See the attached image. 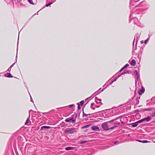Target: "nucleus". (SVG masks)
<instances>
[{
	"mask_svg": "<svg viewBox=\"0 0 155 155\" xmlns=\"http://www.w3.org/2000/svg\"><path fill=\"white\" fill-rule=\"evenodd\" d=\"M83 116L86 117L88 115L95 113L96 112L91 110V106L85 105L83 109ZM99 111H97L98 112Z\"/></svg>",
	"mask_w": 155,
	"mask_h": 155,
	"instance_id": "f257e3e1",
	"label": "nucleus"
},
{
	"mask_svg": "<svg viewBox=\"0 0 155 155\" xmlns=\"http://www.w3.org/2000/svg\"><path fill=\"white\" fill-rule=\"evenodd\" d=\"M114 120H111L107 122L101 124V127L102 128L105 130H110L113 129L116 126L110 128H109L108 124L111 122H113Z\"/></svg>",
	"mask_w": 155,
	"mask_h": 155,
	"instance_id": "f03ea898",
	"label": "nucleus"
},
{
	"mask_svg": "<svg viewBox=\"0 0 155 155\" xmlns=\"http://www.w3.org/2000/svg\"><path fill=\"white\" fill-rule=\"evenodd\" d=\"M75 128H68L64 131V133L67 134H72L76 132Z\"/></svg>",
	"mask_w": 155,
	"mask_h": 155,
	"instance_id": "7ed1b4c3",
	"label": "nucleus"
},
{
	"mask_svg": "<svg viewBox=\"0 0 155 155\" xmlns=\"http://www.w3.org/2000/svg\"><path fill=\"white\" fill-rule=\"evenodd\" d=\"M65 121L66 122H72V123H74L75 122L76 120H73L72 118H68L65 119Z\"/></svg>",
	"mask_w": 155,
	"mask_h": 155,
	"instance_id": "20e7f679",
	"label": "nucleus"
},
{
	"mask_svg": "<svg viewBox=\"0 0 155 155\" xmlns=\"http://www.w3.org/2000/svg\"><path fill=\"white\" fill-rule=\"evenodd\" d=\"M151 120V118L150 117H148L146 118H144L139 120L138 122H142L143 121L146 120L147 122H149Z\"/></svg>",
	"mask_w": 155,
	"mask_h": 155,
	"instance_id": "39448f33",
	"label": "nucleus"
},
{
	"mask_svg": "<svg viewBox=\"0 0 155 155\" xmlns=\"http://www.w3.org/2000/svg\"><path fill=\"white\" fill-rule=\"evenodd\" d=\"M91 129L94 131H99L100 129L98 127L96 126H93L91 127Z\"/></svg>",
	"mask_w": 155,
	"mask_h": 155,
	"instance_id": "423d86ee",
	"label": "nucleus"
},
{
	"mask_svg": "<svg viewBox=\"0 0 155 155\" xmlns=\"http://www.w3.org/2000/svg\"><path fill=\"white\" fill-rule=\"evenodd\" d=\"M145 91V89L142 86L141 88V89L138 92V94L140 95H142L143 93H144Z\"/></svg>",
	"mask_w": 155,
	"mask_h": 155,
	"instance_id": "0eeeda50",
	"label": "nucleus"
},
{
	"mask_svg": "<svg viewBox=\"0 0 155 155\" xmlns=\"http://www.w3.org/2000/svg\"><path fill=\"white\" fill-rule=\"evenodd\" d=\"M139 121V120L135 122V123H133L131 124V125L132 127H137L138 125V123H141V122H138Z\"/></svg>",
	"mask_w": 155,
	"mask_h": 155,
	"instance_id": "6e6552de",
	"label": "nucleus"
},
{
	"mask_svg": "<svg viewBox=\"0 0 155 155\" xmlns=\"http://www.w3.org/2000/svg\"><path fill=\"white\" fill-rule=\"evenodd\" d=\"M136 64V61L134 59L132 60L131 61V63H130V64L132 66H135Z\"/></svg>",
	"mask_w": 155,
	"mask_h": 155,
	"instance_id": "1a4fd4ad",
	"label": "nucleus"
},
{
	"mask_svg": "<svg viewBox=\"0 0 155 155\" xmlns=\"http://www.w3.org/2000/svg\"><path fill=\"white\" fill-rule=\"evenodd\" d=\"M51 128L50 127L48 126H44L41 127V130H43L44 129H49Z\"/></svg>",
	"mask_w": 155,
	"mask_h": 155,
	"instance_id": "9d476101",
	"label": "nucleus"
},
{
	"mask_svg": "<svg viewBox=\"0 0 155 155\" xmlns=\"http://www.w3.org/2000/svg\"><path fill=\"white\" fill-rule=\"evenodd\" d=\"M74 148L73 147H67L65 148V150H73Z\"/></svg>",
	"mask_w": 155,
	"mask_h": 155,
	"instance_id": "9b49d317",
	"label": "nucleus"
},
{
	"mask_svg": "<svg viewBox=\"0 0 155 155\" xmlns=\"http://www.w3.org/2000/svg\"><path fill=\"white\" fill-rule=\"evenodd\" d=\"M87 142V141H83L81 142L80 143V144H83V143H86Z\"/></svg>",
	"mask_w": 155,
	"mask_h": 155,
	"instance_id": "f8f14e48",
	"label": "nucleus"
},
{
	"mask_svg": "<svg viewBox=\"0 0 155 155\" xmlns=\"http://www.w3.org/2000/svg\"><path fill=\"white\" fill-rule=\"evenodd\" d=\"M28 2L31 4H34L32 0H28Z\"/></svg>",
	"mask_w": 155,
	"mask_h": 155,
	"instance_id": "ddd939ff",
	"label": "nucleus"
},
{
	"mask_svg": "<svg viewBox=\"0 0 155 155\" xmlns=\"http://www.w3.org/2000/svg\"><path fill=\"white\" fill-rule=\"evenodd\" d=\"M52 3H49L46 4V7H48L50 6L52 4Z\"/></svg>",
	"mask_w": 155,
	"mask_h": 155,
	"instance_id": "4468645a",
	"label": "nucleus"
},
{
	"mask_svg": "<svg viewBox=\"0 0 155 155\" xmlns=\"http://www.w3.org/2000/svg\"><path fill=\"white\" fill-rule=\"evenodd\" d=\"M152 110V109L151 108H147L145 109V110L146 111H150Z\"/></svg>",
	"mask_w": 155,
	"mask_h": 155,
	"instance_id": "2eb2a0df",
	"label": "nucleus"
},
{
	"mask_svg": "<svg viewBox=\"0 0 155 155\" xmlns=\"http://www.w3.org/2000/svg\"><path fill=\"white\" fill-rule=\"evenodd\" d=\"M84 103V101H81V102L80 103V105H81L82 106L83 104Z\"/></svg>",
	"mask_w": 155,
	"mask_h": 155,
	"instance_id": "dca6fc26",
	"label": "nucleus"
},
{
	"mask_svg": "<svg viewBox=\"0 0 155 155\" xmlns=\"http://www.w3.org/2000/svg\"><path fill=\"white\" fill-rule=\"evenodd\" d=\"M29 120V118H28L27 119V120H26V121L25 123V125L27 124V123L28 122Z\"/></svg>",
	"mask_w": 155,
	"mask_h": 155,
	"instance_id": "f3484780",
	"label": "nucleus"
},
{
	"mask_svg": "<svg viewBox=\"0 0 155 155\" xmlns=\"http://www.w3.org/2000/svg\"><path fill=\"white\" fill-rule=\"evenodd\" d=\"M89 125H87L83 127L82 128H86L88 127L89 126Z\"/></svg>",
	"mask_w": 155,
	"mask_h": 155,
	"instance_id": "a211bd4d",
	"label": "nucleus"
},
{
	"mask_svg": "<svg viewBox=\"0 0 155 155\" xmlns=\"http://www.w3.org/2000/svg\"><path fill=\"white\" fill-rule=\"evenodd\" d=\"M148 142V141L147 140H143L142 142V143H147Z\"/></svg>",
	"mask_w": 155,
	"mask_h": 155,
	"instance_id": "6ab92c4d",
	"label": "nucleus"
},
{
	"mask_svg": "<svg viewBox=\"0 0 155 155\" xmlns=\"http://www.w3.org/2000/svg\"><path fill=\"white\" fill-rule=\"evenodd\" d=\"M129 66V64H126V65H125L123 67L125 68H126L128 66Z\"/></svg>",
	"mask_w": 155,
	"mask_h": 155,
	"instance_id": "aec40b11",
	"label": "nucleus"
},
{
	"mask_svg": "<svg viewBox=\"0 0 155 155\" xmlns=\"http://www.w3.org/2000/svg\"><path fill=\"white\" fill-rule=\"evenodd\" d=\"M95 109V108L94 107H91V110L93 111Z\"/></svg>",
	"mask_w": 155,
	"mask_h": 155,
	"instance_id": "412c9836",
	"label": "nucleus"
},
{
	"mask_svg": "<svg viewBox=\"0 0 155 155\" xmlns=\"http://www.w3.org/2000/svg\"><path fill=\"white\" fill-rule=\"evenodd\" d=\"M125 69L123 67L120 70V71L121 72V71H122L124 69Z\"/></svg>",
	"mask_w": 155,
	"mask_h": 155,
	"instance_id": "4be33fe9",
	"label": "nucleus"
},
{
	"mask_svg": "<svg viewBox=\"0 0 155 155\" xmlns=\"http://www.w3.org/2000/svg\"><path fill=\"white\" fill-rule=\"evenodd\" d=\"M147 40H145V44H146L147 43Z\"/></svg>",
	"mask_w": 155,
	"mask_h": 155,
	"instance_id": "5701e85b",
	"label": "nucleus"
},
{
	"mask_svg": "<svg viewBox=\"0 0 155 155\" xmlns=\"http://www.w3.org/2000/svg\"><path fill=\"white\" fill-rule=\"evenodd\" d=\"M139 141L140 142L142 143V142H143V141H142V140H140V141Z\"/></svg>",
	"mask_w": 155,
	"mask_h": 155,
	"instance_id": "b1692460",
	"label": "nucleus"
},
{
	"mask_svg": "<svg viewBox=\"0 0 155 155\" xmlns=\"http://www.w3.org/2000/svg\"><path fill=\"white\" fill-rule=\"evenodd\" d=\"M99 107V106H96V107L97 108H98V107Z\"/></svg>",
	"mask_w": 155,
	"mask_h": 155,
	"instance_id": "393cba45",
	"label": "nucleus"
},
{
	"mask_svg": "<svg viewBox=\"0 0 155 155\" xmlns=\"http://www.w3.org/2000/svg\"><path fill=\"white\" fill-rule=\"evenodd\" d=\"M141 44H142V43H143V41H141Z\"/></svg>",
	"mask_w": 155,
	"mask_h": 155,
	"instance_id": "a878e982",
	"label": "nucleus"
},
{
	"mask_svg": "<svg viewBox=\"0 0 155 155\" xmlns=\"http://www.w3.org/2000/svg\"><path fill=\"white\" fill-rule=\"evenodd\" d=\"M72 106V105H70V106Z\"/></svg>",
	"mask_w": 155,
	"mask_h": 155,
	"instance_id": "bb28decb",
	"label": "nucleus"
},
{
	"mask_svg": "<svg viewBox=\"0 0 155 155\" xmlns=\"http://www.w3.org/2000/svg\"><path fill=\"white\" fill-rule=\"evenodd\" d=\"M83 136H83V135H82V136L81 137H83Z\"/></svg>",
	"mask_w": 155,
	"mask_h": 155,
	"instance_id": "cd10ccee",
	"label": "nucleus"
}]
</instances>
